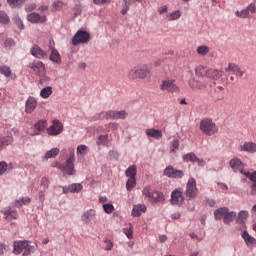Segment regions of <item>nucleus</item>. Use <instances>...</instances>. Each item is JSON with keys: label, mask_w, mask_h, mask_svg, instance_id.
I'll use <instances>...</instances> for the list:
<instances>
[{"label": "nucleus", "mask_w": 256, "mask_h": 256, "mask_svg": "<svg viewBox=\"0 0 256 256\" xmlns=\"http://www.w3.org/2000/svg\"><path fill=\"white\" fill-rule=\"evenodd\" d=\"M35 246L31 245V242L28 240H17L13 243V251L14 255H24L29 256L31 253H35Z\"/></svg>", "instance_id": "f257e3e1"}, {"label": "nucleus", "mask_w": 256, "mask_h": 256, "mask_svg": "<svg viewBox=\"0 0 256 256\" xmlns=\"http://www.w3.org/2000/svg\"><path fill=\"white\" fill-rule=\"evenodd\" d=\"M65 164L57 163L55 167L62 171L63 175H75V149L70 148Z\"/></svg>", "instance_id": "f03ea898"}, {"label": "nucleus", "mask_w": 256, "mask_h": 256, "mask_svg": "<svg viewBox=\"0 0 256 256\" xmlns=\"http://www.w3.org/2000/svg\"><path fill=\"white\" fill-rule=\"evenodd\" d=\"M142 195L145 197V199H148L152 205H157V203H165V195H163L162 192L151 188L150 186L143 188Z\"/></svg>", "instance_id": "7ed1b4c3"}, {"label": "nucleus", "mask_w": 256, "mask_h": 256, "mask_svg": "<svg viewBox=\"0 0 256 256\" xmlns=\"http://www.w3.org/2000/svg\"><path fill=\"white\" fill-rule=\"evenodd\" d=\"M151 69L147 65L135 66L128 71V77L130 79H145L149 77Z\"/></svg>", "instance_id": "20e7f679"}, {"label": "nucleus", "mask_w": 256, "mask_h": 256, "mask_svg": "<svg viewBox=\"0 0 256 256\" xmlns=\"http://www.w3.org/2000/svg\"><path fill=\"white\" fill-rule=\"evenodd\" d=\"M200 130L202 131V133H204V135H208V137H211L219 131V127L217 126V124H215V122H213V120L209 118H204L200 122Z\"/></svg>", "instance_id": "39448f33"}, {"label": "nucleus", "mask_w": 256, "mask_h": 256, "mask_svg": "<svg viewBox=\"0 0 256 256\" xmlns=\"http://www.w3.org/2000/svg\"><path fill=\"white\" fill-rule=\"evenodd\" d=\"M91 35L85 30H78L72 38V45H81V43H89Z\"/></svg>", "instance_id": "423d86ee"}, {"label": "nucleus", "mask_w": 256, "mask_h": 256, "mask_svg": "<svg viewBox=\"0 0 256 256\" xmlns=\"http://www.w3.org/2000/svg\"><path fill=\"white\" fill-rule=\"evenodd\" d=\"M198 194L199 189H197V180L191 177L186 183V197H189V199H195Z\"/></svg>", "instance_id": "0eeeda50"}, {"label": "nucleus", "mask_w": 256, "mask_h": 256, "mask_svg": "<svg viewBox=\"0 0 256 256\" xmlns=\"http://www.w3.org/2000/svg\"><path fill=\"white\" fill-rule=\"evenodd\" d=\"M28 68L35 73L38 77H45V73H47L45 69V64L39 60H35L28 64Z\"/></svg>", "instance_id": "6e6552de"}, {"label": "nucleus", "mask_w": 256, "mask_h": 256, "mask_svg": "<svg viewBox=\"0 0 256 256\" xmlns=\"http://www.w3.org/2000/svg\"><path fill=\"white\" fill-rule=\"evenodd\" d=\"M171 205H177L181 207L185 203V197L183 196V190L181 188H176L171 193L170 198Z\"/></svg>", "instance_id": "1a4fd4ad"}, {"label": "nucleus", "mask_w": 256, "mask_h": 256, "mask_svg": "<svg viewBox=\"0 0 256 256\" xmlns=\"http://www.w3.org/2000/svg\"><path fill=\"white\" fill-rule=\"evenodd\" d=\"M161 91H166L167 93H177L179 91V87L175 83L173 79L163 80L160 84Z\"/></svg>", "instance_id": "9d476101"}, {"label": "nucleus", "mask_w": 256, "mask_h": 256, "mask_svg": "<svg viewBox=\"0 0 256 256\" xmlns=\"http://www.w3.org/2000/svg\"><path fill=\"white\" fill-rule=\"evenodd\" d=\"M163 175L169 179H183L185 172H183V170H177L173 168V166H168L164 169Z\"/></svg>", "instance_id": "9b49d317"}, {"label": "nucleus", "mask_w": 256, "mask_h": 256, "mask_svg": "<svg viewBox=\"0 0 256 256\" xmlns=\"http://www.w3.org/2000/svg\"><path fill=\"white\" fill-rule=\"evenodd\" d=\"M63 133V124L59 120H53L52 125L47 128V134L51 137H56V135H61Z\"/></svg>", "instance_id": "f8f14e48"}, {"label": "nucleus", "mask_w": 256, "mask_h": 256, "mask_svg": "<svg viewBox=\"0 0 256 256\" xmlns=\"http://www.w3.org/2000/svg\"><path fill=\"white\" fill-rule=\"evenodd\" d=\"M97 217V211L95 209L85 210L81 215V221L84 225H91Z\"/></svg>", "instance_id": "ddd939ff"}, {"label": "nucleus", "mask_w": 256, "mask_h": 256, "mask_svg": "<svg viewBox=\"0 0 256 256\" xmlns=\"http://www.w3.org/2000/svg\"><path fill=\"white\" fill-rule=\"evenodd\" d=\"M106 119L111 121H117L119 119H127V111L120 110V111H113L109 110L106 113Z\"/></svg>", "instance_id": "4468645a"}, {"label": "nucleus", "mask_w": 256, "mask_h": 256, "mask_svg": "<svg viewBox=\"0 0 256 256\" xmlns=\"http://www.w3.org/2000/svg\"><path fill=\"white\" fill-rule=\"evenodd\" d=\"M37 105H39L37 98L29 96L25 102V113L31 115L37 109Z\"/></svg>", "instance_id": "2eb2a0df"}, {"label": "nucleus", "mask_w": 256, "mask_h": 256, "mask_svg": "<svg viewBox=\"0 0 256 256\" xmlns=\"http://www.w3.org/2000/svg\"><path fill=\"white\" fill-rule=\"evenodd\" d=\"M27 21L29 23H45L47 21V16L46 15H41L37 12H31L30 14L27 15L26 17Z\"/></svg>", "instance_id": "dca6fc26"}, {"label": "nucleus", "mask_w": 256, "mask_h": 256, "mask_svg": "<svg viewBox=\"0 0 256 256\" xmlns=\"http://www.w3.org/2000/svg\"><path fill=\"white\" fill-rule=\"evenodd\" d=\"M64 195L67 193H81L83 191V184L81 183H73L68 186H61Z\"/></svg>", "instance_id": "f3484780"}, {"label": "nucleus", "mask_w": 256, "mask_h": 256, "mask_svg": "<svg viewBox=\"0 0 256 256\" xmlns=\"http://www.w3.org/2000/svg\"><path fill=\"white\" fill-rule=\"evenodd\" d=\"M189 87L193 90H198V91H203V89H207V86L209 85V83H207V81H199L195 78H191L188 81Z\"/></svg>", "instance_id": "a211bd4d"}, {"label": "nucleus", "mask_w": 256, "mask_h": 256, "mask_svg": "<svg viewBox=\"0 0 256 256\" xmlns=\"http://www.w3.org/2000/svg\"><path fill=\"white\" fill-rule=\"evenodd\" d=\"M238 151H242L244 153H250L253 155L256 153V143L252 141L244 142L239 146Z\"/></svg>", "instance_id": "6ab92c4d"}, {"label": "nucleus", "mask_w": 256, "mask_h": 256, "mask_svg": "<svg viewBox=\"0 0 256 256\" xmlns=\"http://www.w3.org/2000/svg\"><path fill=\"white\" fill-rule=\"evenodd\" d=\"M1 213L2 215H4V219H6V221H14L15 219H17V217H19L17 211L12 210L10 208L2 210Z\"/></svg>", "instance_id": "aec40b11"}, {"label": "nucleus", "mask_w": 256, "mask_h": 256, "mask_svg": "<svg viewBox=\"0 0 256 256\" xmlns=\"http://www.w3.org/2000/svg\"><path fill=\"white\" fill-rule=\"evenodd\" d=\"M147 211V206L145 204H136L132 209V217H141L143 213Z\"/></svg>", "instance_id": "412c9836"}, {"label": "nucleus", "mask_w": 256, "mask_h": 256, "mask_svg": "<svg viewBox=\"0 0 256 256\" xmlns=\"http://www.w3.org/2000/svg\"><path fill=\"white\" fill-rule=\"evenodd\" d=\"M241 237L244 240V243L247 245V247H253V245H256L255 237L251 236L249 232H247L246 230L242 232Z\"/></svg>", "instance_id": "4be33fe9"}, {"label": "nucleus", "mask_w": 256, "mask_h": 256, "mask_svg": "<svg viewBox=\"0 0 256 256\" xmlns=\"http://www.w3.org/2000/svg\"><path fill=\"white\" fill-rule=\"evenodd\" d=\"M31 55H33V57H36V59H45V57H47V52L43 51V49H41V47H39L38 45H35L31 49Z\"/></svg>", "instance_id": "5701e85b"}, {"label": "nucleus", "mask_w": 256, "mask_h": 256, "mask_svg": "<svg viewBox=\"0 0 256 256\" xmlns=\"http://www.w3.org/2000/svg\"><path fill=\"white\" fill-rule=\"evenodd\" d=\"M96 145L99 147H109L111 145L109 134L100 135L96 140Z\"/></svg>", "instance_id": "b1692460"}, {"label": "nucleus", "mask_w": 256, "mask_h": 256, "mask_svg": "<svg viewBox=\"0 0 256 256\" xmlns=\"http://www.w3.org/2000/svg\"><path fill=\"white\" fill-rule=\"evenodd\" d=\"M147 137H152V139H161L163 137V131L157 130L155 128H150L145 131Z\"/></svg>", "instance_id": "393cba45"}, {"label": "nucleus", "mask_w": 256, "mask_h": 256, "mask_svg": "<svg viewBox=\"0 0 256 256\" xmlns=\"http://www.w3.org/2000/svg\"><path fill=\"white\" fill-rule=\"evenodd\" d=\"M229 211V208L227 207H221L214 211V219L216 221H221V219H224L225 215H227V212Z\"/></svg>", "instance_id": "a878e982"}, {"label": "nucleus", "mask_w": 256, "mask_h": 256, "mask_svg": "<svg viewBox=\"0 0 256 256\" xmlns=\"http://www.w3.org/2000/svg\"><path fill=\"white\" fill-rule=\"evenodd\" d=\"M221 77H223V74L221 73V71L215 70V69H208L206 79L217 81L218 79H221Z\"/></svg>", "instance_id": "bb28decb"}, {"label": "nucleus", "mask_w": 256, "mask_h": 256, "mask_svg": "<svg viewBox=\"0 0 256 256\" xmlns=\"http://www.w3.org/2000/svg\"><path fill=\"white\" fill-rule=\"evenodd\" d=\"M230 167L237 173V171H241L243 169V162L239 158H233L230 160Z\"/></svg>", "instance_id": "cd10ccee"}, {"label": "nucleus", "mask_w": 256, "mask_h": 256, "mask_svg": "<svg viewBox=\"0 0 256 256\" xmlns=\"http://www.w3.org/2000/svg\"><path fill=\"white\" fill-rule=\"evenodd\" d=\"M50 61L56 63L57 65H61V54H59V51H57L55 48L51 50Z\"/></svg>", "instance_id": "c85d7f7f"}, {"label": "nucleus", "mask_w": 256, "mask_h": 256, "mask_svg": "<svg viewBox=\"0 0 256 256\" xmlns=\"http://www.w3.org/2000/svg\"><path fill=\"white\" fill-rule=\"evenodd\" d=\"M13 9H21L27 0H6Z\"/></svg>", "instance_id": "c756f323"}, {"label": "nucleus", "mask_w": 256, "mask_h": 256, "mask_svg": "<svg viewBox=\"0 0 256 256\" xmlns=\"http://www.w3.org/2000/svg\"><path fill=\"white\" fill-rule=\"evenodd\" d=\"M125 175L126 177H128V179H135V177L137 176V166H129L125 171Z\"/></svg>", "instance_id": "7c9ffc66"}, {"label": "nucleus", "mask_w": 256, "mask_h": 256, "mask_svg": "<svg viewBox=\"0 0 256 256\" xmlns=\"http://www.w3.org/2000/svg\"><path fill=\"white\" fill-rule=\"evenodd\" d=\"M89 153V147L85 144H80L77 146L76 154L77 157H85V155Z\"/></svg>", "instance_id": "2f4dec72"}, {"label": "nucleus", "mask_w": 256, "mask_h": 256, "mask_svg": "<svg viewBox=\"0 0 256 256\" xmlns=\"http://www.w3.org/2000/svg\"><path fill=\"white\" fill-rule=\"evenodd\" d=\"M12 143L13 138L11 136L0 137V151Z\"/></svg>", "instance_id": "473e14b6"}, {"label": "nucleus", "mask_w": 256, "mask_h": 256, "mask_svg": "<svg viewBox=\"0 0 256 256\" xmlns=\"http://www.w3.org/2000/svg\"><path fill=\"white\" fill-rule=\"evenodd\" d=\"M60 151L61 150L59 148H52L51 150L46 152L43 159H45L46 161L48 159H54V157H57V155H59Z\"/></svg>", "instance_id": "72a5a7b5"}, {"label": "nucleus", "mask_w": 256, "mask_h": 256, "mask_svg": "<svg viewBox=\"0 0 256 256\" xmlns=\"http://www.w3.org/2000/svg\"><path fill=\"white\" fill-rule=\"evenodd\" d=\"M235 217H237V212H235V211L229 212V210H228V212L225 214V216L223 218V223L225 225H229V223H232V221Z\"/></svg>", "instance_id": "f704fd0d"}, {"label": "nucleus", "mask_w": 256, "mask_h": 256, "mask_svg": "<svg viewBox=\"0 0 256 256\" xmlns=\"http://www.w3.org/2000/svg\"><path fill=\"white\" fill-rule=\"evenodd\" d=\"M51 95H53V87L51 86L45 87L40 91V97H42V99H49Z\"/></svg>", "instance_id": "c9c22d12"}, {"label": "nucleus", "mask_w": 256, "mask_h": 256, "mask_svg": "<svg viewBox=\"0 0 256 256\" xmlns=\"http://www.w3.org/2000/svg\"><path fill=\"white\" fill-rule=\"evenodd\" d=\"M12 21L13 23H15L18 29H20V31H23V29H25V24H23V20L21 19L19 14H14L12 17Z\"/></svg>", "instance_id": "e433bc0d"}, {"label": "nucleus", "mask_w": 256, "mask_h": 256, "mask_svg": "<svg viewBox=\"0 0 256 256\" xmlns=\"http://www.w3.org/2000/svg\"><path fill=\"white\" fill-rule=\"evenodd\" d=\"M197 158V155H195V153L193 152L187 153L182 156L184 163H195L197 161Z\"/></svg>", "instance_id": "4c0bfd02"}, {"label": "nucleus", "mask_w": 256, "mask_h": 256, "mask_svg": "<svg viewBox=\"0 0 256 256\" xmlns=\"http://www.w3.org/2000/svg\"><path fill=\"white\" fill-rule=\"evenodd\" d=\"M209 71V68L205 67V66H197L195 69V73L197 75V77H207V73Z\"/></svg>", "instance_id": "58836bf2"}, {"label": "nucleus", "mask_w": 256, "mask_h": 256, "mask_svg": "<svg viewBox=\"0 0 256 256\" xmlns=\"http://www.w3.org/2000/svg\"><path fill=\"white\" fill-rule=\"evenodd\" d=\"M247 217H249V212L242 210L238 213L236 222L240 225H243V223H245V221L247 220Z\"/></svg>", "instance_id": "ea45409f"}, {"label": "nucleus", "mask_w": 256, "mask_h": 256, "mask_svg": "<svg viewBox=\"0 0 256 256\" xmlns=\"http://www.w3.org/2000/svg\"><path fill=\"white\" fill-rule=\"evenodd\" d=\"M45 127H47V121H45V120H39V121L34 125V129H36V131H38V133H35L34 135H39V133H41V131H45Z\"/></svg>", "instance_id": "a19ab883"}, {"label": "nucleus", "mask_w": 256, "mask_h": 256, "mask_svg": "<svg viewBox=\"0 0 256 256\" xmlns=\"http://www.w3.org/2000/svg\"><path fill=\"white\" fill-rule=\"evenodd\" d=\"M29 203H31V198L22 197L15 201L14 206L15 207H23V205H29Z\"/></svg>", "instance_id": "79ce46f5"}, {"label": "nucleus", "mask_w": 256, "mask_h": 256, "mask_svg": "<svg viewBox=\"0 0 256 256\" xmlns=\"http://www.w3.org/2000/svg\"><path fill=\"white\" fill-rule=\"evenodd\" d=\"M11 22V18H9V15L5 11H0V23L1 25H9Z\"/></svg>", "instance_id": "37998d69"}, {"label": "nucleus", "mask_w": 256, "mask_h": 256, "mask_svg": "<svg viewBox=\"0 0 256 256\" xmlns=\"http://www.w3.org/2000/svg\"><path fill=\"white\" fill-rule=\"evenodd\" d=\"M119 127V124L115 123V122H111L108 124H105V130H102V133H111V131H117Z\"/></svg>", "instance_id": "c03bdc74"}, {"label": "nucleus", "mask_w": 256, "mask_h": 256, "mask_svg": "<svg viewBox=\"0 0 256 256\" xmlns=\"http://www.w3.org/2000/svg\"><path fill=\"white\" fill-rule=\"evenodd\" d=\"M166 19H167V21H177V19H181L180 10H176L170 14H167Z\"/></svg>", "instance_id": "a18cd8bd"}, {"label": "nucleus", "mask_w": 256, "mask_h": 256, "mask_svg": "<svg viewBox=\"0 0 256 256\" xmlns=\"http://www.w3.org/2000/svg\"><path fill=\"white\" fill-rule=\"evenodd\" d=\"M250 181L253 182L250 189V195L255 196L256 195V171L251 173Z\"/></svg>", "instance_id": "49530a36"}, {"label": "nucleus", "mask_w": 256, "mask_h": 256, "mask_svg": "<svg viewBox=\"0 0 256 256\" xmlns=\"http://www.w3.org/2000/svg\"><path fill=\"white\" fill-rule=\"evenodd\" d=\"M209 51H211V49L207 45L198 46L196 50L198 55H201V57H205V55H207Z\"/></svg>", "instance_id": "de8ad7c7"}, {"label": "nucleus", "mask_w": 256, "mask_h": 256, "mask_svg": "<svg viewBox=\"0 0 256 256\" xmlns=\"http://www.w3.org/2000/svg\"><path fill=\"white\" fill-rule=\"evenodd\" d=\"M11 73V67L7 65L0 66V75H3L4 77H11Z\"/></svg>", "instance_id": "09e8293b"}, {"label": "nucleus", "mask_w": 256, "mask_h": 256, "mask_svg": "<svg viewBox=\"0 0 256 256\" xmlns=\"http://www.w3.org/2000/svg\"><path fill=\"white\" fill-rule=\"evenodd\" d=\"M235 15L236 17H240V19H249V17H251V14H249V11L247 10V8L241 11H236Z\"/></svg>", "instance_id": "8fccbe9b"}, {"label": "nucleus", "mask_w": 256, "mask_h": 256, "mask_svg": "<svg viewBox=\"0 0 256 256\" xmlns=\"http://www.w3.org/2000/svg\"><path fill=\"white\" fill-rule=\"evenodd\" d=\"M135 185H137V179L135 178H128L126 182V189L127 191H133V188H135Z\"/></svg>", "instance_id": "3c124183"}, {"label": "nucleus", "mask_w": 256, "mask_h": 256, "mask_svg": "<svg viewBox=\"0 0 256 256\" xmlns=\"http://www.w3.org/2000/svg\"><path fill=\"white\" fill-rule=\"evenodd\" d=\"M179 139H174L170 145V153H177L179 151Z\"/></svg>", "instance_id": "603ef678"}, {"label": "nucleus", "mask_w": 256, "mask_h": 256, "mask_svg": "<svg viewBox=\"0 0 256 256\" xmlns=\"http://www.w3.org/2000/svg\"><path fill=\"white\" fill-rule=\"evenodd\" d=\"M4 46H5V49H8L9 51H11V49L15 47V40H13L12 38H7L4 42Z\"/></svg>", "instance_id": "864d4df0"}, {"label": "nucleus", "mask_w": 256, "mask_h": 256, "mask_svg": "<svg viewBox=\"0 0 256 256\" xmlns=\"http://www.w3.org/2000/svg\"><path fill=\"white\" fill-rule=\"evenodd\" d=\"M100 119H107V111L100 112L92 117V121H99Z\"/></svg>", "instance_id": "5fc2aeb1"}, {"label": "nucleus", "mask_w": 256, "mask_h": 256, "mask_svg": "<svg viewBox=\"0 0 256 256\" xmlns=\"http://www.w3.org/2000/svg\"><path fill=\"white\" fill-rule=\"evenodd\" d=\"M123 233H124V235H126V237H128L129 239H133V226L130 225L129 228H124V229H123Z\"/></svg>", "instance_id": "6e6d98bb"}, {"label": "nucleus", "mask_w": 256, "mask_h": 256, "mask_svg": "<svg viewBox=\"0 0 256 256\" xmlns=\"http://www.w3.org/2000/svg\"><path fill=\"white\" fill-rule=\"evenodd\" d=\"M103 209H104L105 213H107L109 215V214L113 213V211H115V206H113V204H104Z\"/></svg>", "instance_id": "4d7b16f0"}, {"label": "nucleus", "mask_w": 256, "mask_h": 256, "mask_svg": "<svg viewBox=\"0 0 256 256\" xmlns=\"http://www.w3.org/2000/svg\"><path fill=\"white\" fill-rule=\"evenodd\" d=\"M94 5H97L98 7H102L103 5H109L111 3V0H92Z\"/></svg>", "instance_id": "13d9d810"}, {"label": "nucleus", "mask_w": 256, "mask_h": 256, "mask_svg": "<svg viewBox=\"0 0 256 256\" xmlns=\"http://www.w3.org/2000/svg\"><path fill=\"white\" fill-rule=\"evenodd\" d=\"M104 243H105V251H111V249H113V241H111L110 239L108 238H105L104 239Z\"/></svg>", "instance_id": "bf43d9fd"}, {"label": "nucleus", "mask_w": 256, "mask_h": 256, "mask_svg": "<svg viewBox=\"0 0 256 256\" xmlns=\"http://www.w3.org/2000/svg\"><path fill=\"white\" fill-rule=\"evenodd\" d=\"M109 159H119V152L117 150H110L108 153Z\"/></svg>", "instance_id": "052dcab7"}, {"label": "nucleus", "mask_w": 256, "mask_h": 256, "mask_svg": "<svg viewBox=\"0 0 256 256\" xmlns=\"http://www.w3.org/2000/svg\"><path fill=\"white\" fill-rule=\"evenodd\" d=\"M41 187H43L44 191L49 188V179L47 177H42L40 182Z\"/></svg>", "instance_id": "680f3d73"}, {"label": "nucleus", "mask_w": 256, "mask_h": 256, "mask_svg": "<svg viewBox=\"0 0 256 256\" xmlns=\"http://www.w3.org/2000/svg\"><path fill=\"white\" fill-rule=\"evenodd\" d=\"M37 9V5L35 3H30L25 6L26 13H31V11H35Z\"/></svg>", "instance_id": "e2e57ef3"}, {"label": "nucleus", "mask_w": 256, "mask_h": 256, "mask_svg": "<svg viewBox=\"0 0 256 256\" xmlns=\"http://www.w3.org/2000/svg\"><path fill=\"white\" fill-rule=\"evenodd\" d=\"M246 9H247V11H248V13L251 15V13L252 14H254V13H256V5H255V3H250L247 7H246Z\"/></svg>", "instance_id": "0e129e2a"}, {"label": "nucleus", "mask_w": 256, "mask_h": 256, "mask_svg": "<svg viewBox=\"0 0 256 256\" xmlns=\"http://www.w3.org/2000/svg\"><path fill=\"white\" fill-rule=\"evenodd\" d=\"M131 5H133V4L124 2V5L121 10L122 15H127V12L129 11V6H131Z\"/></svg>", "instance_id": "69168bd1"}, {"label": "nucleus", "mask_w": 256, "mask_h": 256, "mask_svg": "<svg viewBox=\"0 0 256 256\" xmlns=\"http://www.w3.org/2000/svg\"><path fill=\"white\" fill-rule=\"evenodd\" d=\"M38 199H39L40 203H43L45 201V189L40 190L38 192Z\"/></svg>", "instance_id": "338daca9"}, {"label": "nucleus", "mask_w": 256, "mask_h": 256, "mask_svg": "<svg viewBox=\"0 0 256 256\" xmlns=\"http://www.w3.org/2000/svg\"><path fill=\"white\" fill-rule=\"evenodd\" d=\"M7 167L8 165L6 164V162H0V175H3V173L7 171Z\"/></svg>", "instance_id": "774afa93"}]
</instances>
